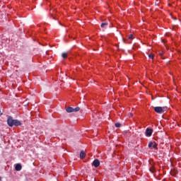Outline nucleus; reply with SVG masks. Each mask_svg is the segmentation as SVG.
<instances>
[{
  "mask_svg": "<svg viewBox=\"0 0 181 181\" xmlns=\"http://www.w3.org/2000/svg\"><path fill=\"white\" fill-rule=\"evenodd\" d=\"M7 124L8 127H21V125H22L21 121L18 119H13L11 116L7 119Z\"/></svg>",
  "mask_w": 181,
  "mask_h": 181,
  "instance_id": "nucleus-1",
  "label": "nucleus"
},
{
  "mask_svg": "<svg viewBox=\"0 0 181 181\" xmlns=\"http://www.w3.org/2000/svg\"><path fill=\"white\" fill-rule=\"evenodd\" d=\"M168 110V107H155L154 111L157 112V114H163L165 111Z\"/></svg>",
  "mask_w": 181,
  "mask_h": 181,
  "instance_id": "nucleus-2",
  "label": "nucleus"
},
{
  "mask_svg": "<svg viewBox=\"0 0 181 181\" xmlns=\"http://www.w3.org/2000/svg\"><path fill=\"white\" fill-rule=\"evenodd\" d=\"M80 110V107H76L75 108H73V112H78V111Z\"/></svg>",
  "mask_w": 181,
  "mask_h": 181,
  "instance_id": "nucleus-10",
  "label": "nucleus"
},
{
  "mask_svg": "<svg viewBox=\"0 0 181 181\" xmlns=\"http://www.w3.org/2000/svg\"><path fill=\"white\" fill-rule=\"evenodd\" d=\"M16 170L19 172V170H22V165L21 164H17L15 168Z\"/></svg>",
  "mask_w": 181,
  "mask_h": 181,
  "instance_id": "nucleus-7",
  "label": "nucleus"
},
{
  "mask_svg": "<svg viewBox=\"0 0 181 181\" xmlns=\"http://www.w3.org/2000/svg\"><path fill=\"white\" fill-rule=\"evenodd\" d=\"M148 148H153V149H156L158 148V144L155 141L153 142L151 141L148 144Z\"/></svg>",
  "mask_w": 181,
  "mask_h": 181,
  "instance_id": "nucleus-4",
  "label": "nucleus"
},
{
  "mask_svg": "<svg viewBox=\"0 0 181 181\" xmlns=\"http://www.w3.org/2000/svg\"><path fill=\"white\" fill-rule=\"evenodd\" d=\"M163 54V52L160 53V56H162Z\"/></svg>",
  "mask_w": 181,
  "mask_h": 181,
  "instance_id": "nucleus-16",
  "label": "nucleus"
},
{
  "mask_svg": "<svg viewBox=\"0 0 181 181\" xmlns=\"http://www.w3.org/2000/svg\"><path fill=\"white\" fill-rule=\"evenodd\" d=\"M105 26H108V23H102L100 25V28H102L103 29L105 28Z\"/></svg>",
  "mask_w": 181,
  "mask_h": 181,
  "instance_id": "nucleus-8",
  "label": "nucleus"
},
{
  "mask_svg": "<svg viewBox=\"0 0 181 181\" xmlns=\"http://www.w3.org/2000/svg\"><path fill=\"white\" fill-rule=\"evenodd\" d=\"M148 57H149V59H153V54H148Z\"/></svg>",
  "mask_w": 181,
  "mask_h": 181,
  "instance_id": "nucleus-15",
  "label": "nucleus"
},
{
  "mask_svg": "<svg viewBox=\"0 0 181 181\" xmlns=\"http://www.w3.org/2000/svg\"><path fill=\"white\" fill-rule=\"evenodd\" d=\"M128 39H130V40L134 39V35L132 34L129 35Z\"/></svg>",
  "mask_w": 181,
  "mask_h": 181,
  "instance_id": "nucleus-14",
  "label": "nucleus"
},
{
  "mask_svg": "<svg viewBox=\"0 0 181 181\" xmlns=\"http://www.w3.org/2000/svg\"><path fill=\"white\" fill-rule=\"evenodd\" d=\"M1 179H2V178L0 177V181L1 180Z\"/></svg>",
  "mask_w": 181,
  "mask_h": 181,
  "instance_id": "nucleus-18",
  "label": "nucleus"
},
{
  "mask_svg": "<svg viewBox=\"0 0 181 181\" xmlns=\"http://www.w3.org/2000/svg\"><path fill=\"white\" fill-rule=\"evenodd\" d=\"M153 132V129L147 128V129H146V132H145L146 136H148V137H149V136H152Z\"/></svg>",
  "mask_w": 181,
  "mask_h": 181,
  "instance_id": "nucleus-3",
  "label": "nucleus"
},
{
  "mask_svg": "<svg viewBox=\"0 0 181 181\" xmlns=\"http://www.w3.org/2000/svg\"><path fill=\"white\" fill-rule=\"evenodd\" d=\"M86 158V152L84 151H81L80 153V158L84 159Z\"/></svg>",
  "mask_w": 181,
  "mask_h": 181,
  "instance_id": "nucleus-6",
  "label": "nucleus"
},
{
  "mask_svg": "<svg viewBox=\"0 0 181 181\" xmlns=\"http://www.w3.org/2000/svg\"><path fill=\"white\" fill-rule=\"evenodd\" d=\"M62 56L63 59H67V53L64 52V53H62Z\"/></svg>",
  "mask_w": 181,
  "mask_h": 181,
  "instance_id": "nucleus-11",
  "label": "nucleus"
},
{
  "mask_svg": "<svg viewBox=\"0 0 181 181\" xmlns=\"http://www.w3.org/2000/svg\"><path fill=\"white\" fill-rule=\"evenodd\" d=\"M115 127H116V128H120L121 123H116V124H115Z\"/></svg>",
  "mask_w": 181,
  "mask_h": 181,
  "instance_id": "nucleus-12",
  "label": "nucleus"
},
{
  "mask_svg": "<svg viewBox=\"0 0 181 181\" xmlns=\"http://www.w3.org/2000/svg\"><path fill=\"white\" fill-rule=\"evenodd\" d=\"M131 117H132V113L130 114Z\"/></svg>",
  "mask_w": 181,
  "mask_h": 181,
  "instance_id": "nucleus-17",
  "label": "nucleus"
},
{
  "mask_svg": "<svg viewBox=\"0 0 181 181\" xmlns=\"http://www.w3.org/2000/svg\"><path fill=\"white\" fill-rule=\"evenodd\" d=\"M66 112H69V113L73 112V107H67V108L66 109Z\"/></svg>",
  "mask_w": 181,
  "mask_h": 181,
  "instance_id": "nucleus-9",
  "label": "nucleus"
},
{
  "mask_svg": "<svg viewBox=\"0 0 181 181\" xmlns=\"http://www.w3.org/2000/svg\"><path fill=\"white\" fill-rule=\"evenodd\" d=\"M93 166H95V168H98V166H100V160L98 159H95L93 162Z\"/></svg>",
  "mask_w": 181,
  "mask_h": 181,
  "instance_id": "nucleus-5",
  "label": "nucleus"
},
{
  "mask_svg": "<svg viewBox=\"0 0 181 181\" xmlns=\"http://www.w3.org/2000/svg\"><path fill=\"white\" fill-rule=\"evenodd\" d=\"M153 170H155V167L151 166V168H150V171L151 173H153Z\"/></svg>",
  "mask_w": 181,
  "mask_h": 181,
  "instance_id": "nucleus-13",
  "label": "nucleus"
}]
</instances>
